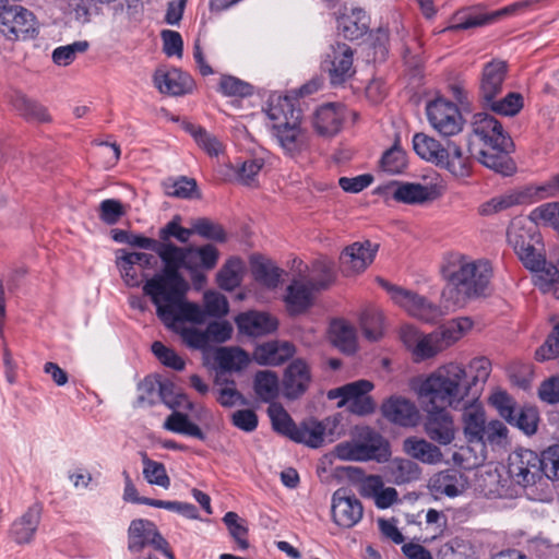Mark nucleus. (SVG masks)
Returning a JSON list of instances; mask_svg holds the SVG:
<instances>
[{
    "label": "nucleus",
    "mask_w": 559,
    "mask_h": 559,
    "mask_svg": "<svg viewBox=\"0 0 559 559\" xmlns=\"http://www.w3.org/2000/svg\"><path fill=\"white\" fill-rule=\"evenodd\" d=\"M508 70L507 61L500 59H493L484 64L478 85V97L481 104L490 102L502 93Z\"/></svg>",
    "instance_id": "2eb2a0df"
},
{
    "label": "nucleus",
    "mask_w": 559,
    "mask_h": 559,
    "mask_svg": "<svg viewBox=\"0 0 559 559\" xmlns=\"http://www.w3.org/2000/svg\"><path fill=\"white\" fill-rule=\"evenodd\" d=\"M193 234L214 241L224 242L226 240V233L223 227L213 221L201 217L191 222Z\"/></svg>",
    "instance_id": "680f3d73"
},
{
    "label": "nucleus",
    "mask_w": 559,
    "mask_h": 559,
    "mask_svg": "<svg viewBox=\"0 0 559 559\" xmlns=\"http://www.w3.org/2000/svg\"><path fill=\"white\" fill-rule=\"evenodd\" d=\"M295 354V346L288 342H267L259 345L253 358L261 366H278L292 358Z\"/></svg>",
    "instance_id": "c85d7f7f"
},
{
    "label": "nucleus",
    "mask_w": 559,
    "mask_h": 559,
    "mask_svg": "<svg viewBox=\"0 0 559 559\" xmlns=\"http://www.w3.org/2000/svg\"><path fill=\"white\" fill-rule=\"evenodd\" d=\"M438 167L447 169L455 177L465 178L472 174L473 159L455 142L448 141Z\"/></svg>",
    "instance_id": "cd10ccee"
},
{
    "label": "nucleus",
    "mask_w": 559,
    "mask_h": 559,
    "mask_svg": "<svg viewBox=\"0 0 559 559\" xmlns=\"http://www.w3.org/2000/svg\"><path fill=\"white\" fill-rule=\"evenodd\" d=\"M369 28V16L356 8L348 15L342 16L337 22V29L345 39L355 40L362 37Z\"/></svg>",
    "instance_id": "f704fd0d"
},
{
    "label": "nucleus",
    "mask_w": 559,
    "mask_h": 559,
    "mask_svg": "<svg viewBox=\"0 0 559 559\" xmlns=\"http://www.w3.org/2000/svg\"><path fill=\"white\" fill-rule=\"evenodd\" d=\"M165 192L169 197L191 199L197 191V181L188 177L168 179L164 182Z\"/></svg>",
    "instance_id": "bf43d9fd"
},
{
    "label": "nucleus",
    "mask_w": 559,
    "mask_h": 559,
    "mask_svg": "<svg viewBox=\"0 0 559 559\" xmlns=\"http://www.w3.org/2000/svg\"><path fill=\"white\" fill-rule=\"evenodd\" d=\"M406 166V153L397 143L386 150L380 159L381 170L390 175L402 174Z\"/></svg>",
    "instance_id": "8fccbe9b"
},
{
    "label": "nucleus",
    "mask_w": 559,
    "mask_h": 559,
    "mask_svg": "<svg viewBox=\"0 0 559 559\" xmlns=\"http://www.w3.org/2000/svg\"><path fill=\"white\" fill-rule=\"evenodd\" d=\"M218 90L225 96L247 97L252 94V86L249 83L233 75H223Z\"/></svg>",
    "instance_id": "774afa93"
},
{
    "label": "nucleus",
    "mask_w": 559,
    "mask_h": 559,
    "mask_svg": "<svg viewBox=\"0 0 559 559\" xmlns=\"http://www.w3.org/2000/svg\"><path fill=\"white\" fill-rule=\"evenodd\" d=\"M252 273L254 278L269 288L278 286L283 271L273 262L262 258L252 260Z\"/></svg>",
    "instance_id": "a18cd8bd"
},
{
    "label": "nucleus",
    "mask_w": 559,
    "mask_h": 559,
    "mask_svg": "<svg viewBox=\"0 0 559 559\" xmlns=\"http://www.w3.org/2000/svg\"><path fill=\"white\" fill-rule=\"evenodd\" d=\"M314 267L322 273L321 280H311L308 283L294 281L287 287L285 301L292 314H299L307 310L311 305L312 292L325 289L333 282V267L330 262L319 261L316 263Z\"/></svg>",
    "instance_id": "39448f33"
},
{
    "label": "nucleus",
    "mask_w": 559,
    "mask_h": 559,
    "mask_svg": "<svg viewBox=\"0 0 559 559\" xmlns=\"http://www.w3.org/2000/svg\"><path fill=\"white\" fill-rule=\"evenodd\" d=\"M187 130L193 136L198 145L210 156H218L219 153L223 152L222 142L202 127L190 124Z\"/></svg>",
    "instance_id": "6e6d98bb"
},
{
    "label": "nucleus",
    "mask_w": 559,
    "mask_h": 559,
    "mask_svg": "<svg viewBox=\"0 0 559 559\" xmlns=\"http://www.w3.org/2000/svg\"><path fill=\"white\" fill-rule=\"evenodd\" d=\"M472 134L486 147H506L512 145L511 138L504 132L502 124L488 112H477L472 119Z\"/></svg>",
    "instance_id": "4468645a"
},
{
    "label": "nucleus",
    "mask_w": 559,
    "mask_h": 559,
    "mask_svg": "<svg viewBox=\"0 0 559 559\" xmlns=\"http://www.w3.org/2000/svg\"><path fill=\"white\" fill-rule=\"evenodd\" d=\"M413 147L418 156L436 166H439L445 151V146L439 141L424 133L414 135Z\"/></svg>",
    "instance_id": "58836bf2"
},
{
    "label": "nucleus",
    "mask_w": 559,
    "mask_h": 559,
    "mask_svg": "<svg viewBox=\"0 0 559 559\" xmlns=\"http://www.w3.org/2000/svg\"><path fill=\"white\" fill-rule=\"evenodd\" d=\"M180 221L181 217L179 215H176L170 222H168L163 228L159 229V242H169V239L171 237L176 238L178 241L182 243L188 242L189 238L193 234L192 227H181Z\"/></svg>",
    "instance_id": "0e129e2a"
},
{
    "label": "nucleus",
    "mask_w": 559,
    "mask_h": 559,
    "mask_svg": "<svg viewBox=\"0 0 559 559\" xmlns=\"http://www.w3.org/2000/svg\"><path fill=\"white\" fill-rule=\"evenodd\" d=\"M154 86L163 94L182 96L192 91V78L177 68L157 69L153 75Z\"/></svg>",
    "instance_id": "b1692460"
},
{
    "label": "nucleus",
    "mask_w": 559,
    "mask_h": 559,
    "mask_svg": "<svg viewBox=\"0 0 559 559\" xmlns=\"http://www.w3.org/2000/svg\"><path fill=\"white\" fill-rule=\"evenodd\" d=\"M381 411L384 418L402 427H415L420 419L415 403L403 396H391L383 402Z\"/></svg>",
    "instance_id": "aec40b11"
},
{
    "label": "nucleus",
    "mask_w": 559,
    "mask_h": 559,
    "mask_svg": "<svg viewBox=\"0 0 559 559\" xmlns=\"http://www.w3.org/2000/svg\"><path fill=\"white\" fill-rule=\"evenodd\" d=\"M477 396L465 399L460 407L463 408V429L465 438L469 443H479L484 439V430L486 426L485 411L480 403L477 402Z\"/></svg>",
    "instance_id": "6ab92c4d"
},
{
    "label": "nucleus",
    "mask_w": 559,
    "mask_h": 559,
    "mask_svg": "<svg viewBox=\"0 0 559 559\" xmlns=\"http://www.w3.org/2000/svg\"><path fill=\"white\" fill-rule=\"evenodd\" d=\"M355 439L364 461L385 462L390 456L389 443L376 430L369 427L357 428Z\"/></svg>",
    "instance_id": "393cba45"
},
{
    "label": "nucleus",
    "mask_w": 559,
    "mask_h": 559,
    "mask_svg": "<svg viewBox=\"0 0 559 559\" xmlns=\"http://www.w3.org/2000/svg\"><path fill=\"white\" fill-rule=\"evenodd\" d=\"M428 120L432 128L443 136H452L463 129V117L457 106L449 100L438 98L426 107Z\"/></svg>",
    "instance_id": "f8f14e48"
},
{
    "label": "nucleus",
    "mask_w": 559,
    "mask_h": 559,
    "mask_svg": "<svg viewBox=\"0 0 559 559\" xmlns=\"http://www.w3.org/2000/svg\"><path fill=\"white\" fill-rule=\"evenodd\" d=\"M266 115L272 121L271 130L278 126L287 124L290 118H300V111L295 109L292 99L280 95L270 97Z\"/></svg>",
    "instance_id": "72a5a7b5"
},
{
    "label": "nucleus",
    "mask_w": 559,
    "mask_h": 559,
    "mask_svg": "<svg viewBox=\"0 0 559 559\" xmlns=\"http://www.w3.org/2000/svg\"><path fill=\"white\" fill-rule=\"evenodd\" d=\"M90 47L88 41L78 40L72 44L57 47L52 51V61L57 66L67 67L71 64L79 53L85 52Z\"/></svg>",
    "instance_id": "4d7b16f0"
},
{
    "label": "nucleus",
    "mask_w": 559,
    "mask_h": 559,
    "mask_svg": "<svg viewBox=\"0 0 559 559\" xmlns=\"http://www.w3.org/2000/svg\"><path fill=\"white\" fill-rule=\"evenodd\" d=\"M189 288V283H186L150 297L157 317L167 328L177 330L179 322L202 324L205 321V311L198 304L187 300Z\"/></svg>",
    "instance_id": "20e7f679"
},
{
    "label": "nucleus",
    "mask_w": 559,
    "mask_h": 559,
    "mask_svg": "<svg viewBox=\"0 0 559 559\" xmlns=\"http://www.w3.org/2000/svg\"><path fill=\"white\" fill-rule=\"evenodd\" d=\"M331 513L337 526L352 528L362 519L364 507L349 488L341 487L332 496Z\"/></svg>",
    "instance_id": "ddd939ff"
},
{
    "label": "nucleus",
    "mask_w": 559,
    "mask_h": 559,
    "mask_svg": "<svg viewBox=\"0 0 559 559\" xmlns=\"http://www.w3.org/2000/svg\"><path fill=\"white\" fill-rule=\"evenodd\" d=\"M393 198L397 202L406 204H421L433 199L431 187L415 182H402L393 191Z\"/></svg>",
    "instance_id": "e433bc0d"
},
{
    "label": "nucleus",
    "mask_w": 559,
    "mask_h": 559,
    "mask_svg": "<svg viewBox=\"0 0 559 559\" xmlns=\"http://www.w3.org/2000/svg\"><path fill=\"white\" fill-rule=\"evenodd\" d=\"M241 261L239 259H229L217 273V284L222 289L233 290L241 282Z\"/></svg>",
    "instance_id": "603ef678"
},
{
    "label": "nucleus",
    "mask_w": 559,
    "mask_h": 559,
    "mask_svg": "<svg viewBox=\"0 0 559 559\" xmlns=\"http://www.w3.org/2000/svg\"><path fill=\"white\" fill-rule=\"evenodd\" d=\"M468 369L469 371H466L463 366L456 362H450L439 367L437 370L431 372L429 377H436L441 371L457 373L456 378L459 380L456 382L462 385L465 391L462 394V401H464L465 399L473 396L474 393L478 397V384L485 383L488 379L491 370V362L486 357H477L469 362Z\"/></svg>",
    "instance_id": "6e6552de"
},
{
    "label": "nucleus",
    "mask_w": 559,
    "mask_h": 559,
    "mask_svg": "<svg viewBox=\"0 0 559 559\" xmlns=\"http://www.w3.org/2000/svg\"><path fill=\"white\" fill-rule=\"evenodd\" d=\"M143 463V476L151 485H157L168 489L170 478L167 475L166 467L163 463L151 460L146 452H140Z\"/></svg>",
    "instance_id": "49530a36"
},
{
    "label": "nucleus",
    "mask_w": 559,
    "mask_h": 559,
    "mask_svg": "<svg viewBox=\"0 0 559 559\" xmlns=\"http://www.w3.org/2000/svg\"><path fill=\"white\" fill-rule=\"evenodd\" d=\"M403 450L409 456L425 464L436 465L443 461L440 448L419 437H408L403 441Z\"/></svg>",
    "instance_id": "7c9ffc66"
},
{
    "label": "nucleus",
    "mask_w": 559,
    "mask_h": 559,
    "mask_svg": "<svg viewBox=\"0 0 559 559\" xmlns=\"http://www.w3.org/2000/svg\"><path fill=\"white\" fill-rule=\"evenodd\" d=\"M147 546H152L169 559H175L169 550L168 542L160 535L152 521L144 519L133 520L128 528V550L132 554H140Z\"/></svg>",
    "instance_id": "9b49d317"
},
{
    "label": "nucleus",
    "mask_w": 559,
    "mask_h": 559,
    "mask_svg": "<svg viewBox=\"0 0 559 559\" xmlns=\"http://www.w3.org/2000/svg\"><path fill=\"white\" fill-rule=\"evenodd\" d=\"M41 508L33 504L27 511L16 519L10 528V537L17 544L29 543L40 522Z\"/></svg>",
    "instance_id": "c756f323"
},
{
    "label": "nucleus",
    "mask_w": 559,
    "mask_h": 559,
    "mask_svg": "<svg viewBox=\"0 0 559 559\" xmlns=\"http://www.w3.org/2000/svg\"><path fill=\"white\" fill-rule=\"evenodd\" d=\"M508 474L524 489L535 486L543 480L539 454L528 449L513 451L508 457Z\"/></svg>",
    "instance_id": "1a4fd4ad"
},
{
    "label": "nucleus",
    "mask_w": 559,
    "mask_h": 559,
    "mask_svg": "<svg viewBox=\"0 0 559 559\" xmlns=\"http://www.w3.org/2000/svg\"><path fill=\"white\" fill-rule=\"evenodd\" d=\"M534 284L545 294H551L559 299V255L556 264L552 261L544 260V265L534 272Z\"/></svg>",
    "instance_id": "c9c22d12"
},
{
    "label": "nucleus",
    "mask_w": 559,
    "mask_h": 559,
    "mask_svg": "<svg viewBox=\"0 0 559 559\" xmlns=\"http://www.w3.org/2000/svg\"><path fill=\"white\" fill-rule=\"evenodd\" d=\"M361 328L370 341H378L383 335V314L380 310L369 309L361 316Z\"/></svg>",
    "instance_id": "13d9d810"
},
{
    "label": "nucleus",
    "mask_w": 559,
    "mask_h": 559,
    "mask_svg": "<svg viewBox=\"0 0 559 559\" xmlns=\"http://www.w3.org/2000/svg\"><path fill=\"white\" fill-rule=\"evenodd\" d=\"M457 373L441 371L436 377L427 376L417 388L416 393L426 413L424 431L435 443L445 447L455 439L453 416L447 408H460L464 388L456 381Z\"/></svg>",
    "instance_id": "f257e3e1"
},
{
    "label": "nucleus",
    "mask_w": 559,
    "mask_h": 559,
    "mask_svg": "<svg viewBox=\"0 0 559 559\" xmlns=\"http://www.w3.org/2000/svg\"><path fill=\"white\" fill-rule=\"evenodd\" d=\"M507 238L523 265L532 273L544 265L546 258L534 247L533 238L527 231L512 225L507 231Z\"/></svg>",
    "instance_id": "dca6fc26"
},
{
    "label": "nucleus",
    "mask_w": 559,
    "mask_h": 559,
    "mask_svg": "<svg viewBox=\"0 0 559 559\" xmlns=\"http://www.w3.org/2000/svg\"><path fill=\"white\" fill-rule=\"evenodd\" d=\"M390 474L396 485H403L419 478V466L408 459H394L390 465Z\"/></svg>",
    "instance_id": "de8ad7c7"
},
{
    "label": "nucleus",
    "mask_w": 559,
    "mask_h": 559,
    "mask_svg": "<svg viewBox=\"0 0 559 559\" xmlns=\"http://www.w3.org/2000/svg\"><path fill=\"white\" fill-rule=\"evenodd\" d=\"M189 259L194 261L190 267V272L198 271L199 269L212 270L216 266L219 252L217 248L211 243L201 247H188Z\"/></svg>",
    "instance_id": "37998d69"
},
{
    "label": "nucleus",
    "mask_w": 559,
    "mask_h": 559,
    "mask_svg": "<svg viewBox=\"0 0 559 559\" xmlns=\"http://www.w3.org/2000/svg\"><path fill=\"white\" fill-rule=\"evenodd\" d=\"M240 332L250 336H261L277 329V320L269 313L249 311L236 318Z\"/></svg>",
    "instance_id": "bb28decb"
},
{
    "label": "nucleus",
    "mask_w": 559,
    "mask_h": 559,
    "mask_svg": "<svg viewBox=\"0 0 559 559\" xmlns=\"http://www.w3.org/2000/svg\"><path fill=\"white\" fill-rule=\"evenodd\" d=\"M0 32L9 40L34 38L38 33L36 17L22 5L8 4L0 12Z\"/></svg>",
    "instance_id": "0eeeda50"
},
{
    "label": "nucleus",
    "mask_w": 559,
    "mask_h": 559,
    "mask_svg": "<svg viewBox=\"0 0 559 559\" xmlns=\"http://www.w3.org/2000/svg\"><path fill=\"white\" fill-rule=\"evenodd\" d=\"M433 487L448 497H456L464 490L463 475L457 471L442 472L436 477Z\"/></svg>",
    "instance_id": "09e8293b"
},
{
    "label": "nucleus",
    "mask_w": 559,
    "mask_h": 559,
    "mask_svg": "<svg viewBox=\"0 0 559 559\" xmlns=\"http://www.w3.org/2000/svg\"><path fill=\"white\" fill-rule=\"evenodd\" d=\"M299 120L300 118H290L287 124L272 129L280 146L290 156L300 154L309 146L308 133L301 129Z\"/></svg>",
    "instance_id": "4be33fe9"
},
{
    "label": "nucleus",
    "mask_w": 559,
    "mask_h": 559,
    "mask_svg": "<svg viewBox=\"0 0 559 559\" xmlns=\"http://www.w3.org/2000/svg\"><path fill=\"white\" fill-rule=\"evenodd\" d=\"M155 253L164 266L160 272L145 282L143 293L148 297L162 294L171 287L186 285L188 282L180 273V269L185 267L190 271L194 264V261L189 259L188 247H178L173 242H159Z\"/></svg>",
    "instance_id": "7ed1b4c3"
},
{
    "label": "nucleus",
    "mask_w": 559,
    "mask_h": 559,
    "mask_svg": "<svg viewBox=\"0 0 559 559\" xmlns=\"http://www.w3.org/2000/svg\"><path fill=\"white\" fill-rule=\"evenodd\" d=\"M373 389V384L368 380H357L350 383H347L341 388H337L335 391H331L329 393V397L341 396L342 401L340 402V406L348 403L354 399H358L360 396H366L368 392Z\"/></svg>",
    "instance_id": "864d4df0"
},
{
    "label": "nucleus",
    "mask_w": 559,
    "mask_h": 559,
    "mask_svg": "<svg viewBox=\"0 0 559 559\" xmlns=\"http://www.w3.org/2000/svg\"><path fill=\"white\" fill-rule=\"evenodd\" d=\"M531 193L528 190L526 191H508L506 193L496 195L483 203L478 212L483 216H490L503 211H507L515 205L523 204L527 202Z\"/></svg>",
    "instance_id": "473e14b6"
},
{
    "label": "nucleus",
    "mask_w": 559,
    "mask_h": 559,
    "mask_svg": "<svg viewBox=\"0 0 559 559\" xmlns=\"http://www.w3.org/2000/svg\"><path fill=\"white\" fill-rule=\"evenodd\" d=\"M321 69L328 74L331 85L345 84L356 72L353 49L343 43L331 45L323 56Z\"/></svg>",
    "instance_id": "9d476101"
},
{
    "label": "nucleus",
    "mask_w": 559,
    "mask_h": 559,
    "mask_svg": "<svg viewBox=\"0 0 559 559\" xmlns=\"http://www.w3.org/2000/svg\"><path fill=\"white\" fill-rule=\"evenodd\" d=\"M345 119V106L338 103H329L316 110L312 126L318 134L330 138L341 131Z\"/></svg>",
    "instance_id": "412c9836"
},
{
    "label": "nucleus",
    "mask_w": 559,
    "mask_h": 559,
    "mask_svg": "<svg viewBox=\"0 0 559 559\" xmlns=\"http://www.w3.org/2000/svg\"><path fill=\"white\" fill-rule=\"evenodd\" d=\"M205 317L223 318L229 311L227 298L218 293L209 290L203 296Z\"/></svg>",
    "instance_id": "e2e57ef3"
},
{
    "label": "nucleus",
    "mask_w": 559,
    "mask_h": 559,
    "mask_svg": "<svg viewBox=\"0 0 559 559\" xmlns=\"http://www.w3.org/2000/svg\"><path fill=\"white\" fill-rule=\"evenodd\" d=\"M269 414L272 419L274 430L292 440L297 428V424L294 423L288 413L282 406L272 405L269 407Z\"/></svg>",
    "instance_id": "052dcab7"
},
{
    "label": "nucleus",
    "mask_w": 559,
    "mask_h": 559,
    "mask_svg": "<svg viewBox=\"0 0 559 559\" xmlns=\"http://www.w3.org/2000/svg\"><path fill=\"white\" fill-rule=\"evenodd\" d=\"M512 145H506V147H486L479 152V162L499 174L509 176L514 170V164L509 157V153L512 151Z\"/></svg>",
    "instance_id": "2f4dec72"
},
{
    "label": "nucleus",
    "mask_w": 559,
    "mask_h": 559,
    "mask_svg": "<svg viewBox=\"0 0 559 559\" xmlns=\"http://www.w3.org/2000/svg\"><path fill=\"white\" fill-rule=\"evenodd\" d=\"M404 297L400 307L404 308L412 317L425 322H435L452 311L445 309L444 301H442V306H436L412 290H407ZM441 300L443 299L441 298Z\"/></svg>",
    "instance_id": "a878e982"
},
{
    "label": "nucleus",
    "mask_w": 559,
    "mask_h": 559,
    "mask_svg": "<svg viewBox=\"0 0 559 559\" xmlns=\"http://www.w3.org/2000/svg\"><path fill=\"white\" fill-rule=\"evenodd\" d=\"M335 426L336 421L331 418L320 421L316 419L304 420L300 425H297L292 440L318 449L325 443L329 435H333L332 429Z\"/></svg>",
    "instance_id": "5701e85b"
},
{
    "label": "nucleus",
    "mask_w": 559,
    "mask_h": 559,
    "mask_svg": "<svg viewBox=\"0 0 559 559\" xmlns=\"http://www.w3.org/2000/svg\"><path fill=\"white\" fill-rule=\"evenodd\" d=\"M152 352L164 366L177 371L185 369V360L174 349L165 346L162 342L155 341L152 344Z\"/></svg>",
    "instance_id": "338daca9"
},
{
    "label": "nucleus",
    "mask_w": 559,
    "mask_h": 559,
    "mask_svg": "<svg viewBox=\"0 0 559 559\" xmlns=\"http://www.w3.org/2000/svg\"><path fill=\"white\" fill-rule=\"evenodd\" d=\"M312 376L308 362L302 358H296L286 367L283 377L284 394L289 400H296L307 392Z\"/></svg>",
    "instance_id": "f3484780"
},
{
    "label": "nucleus",
    "mask_w": 559,
    "mask_h": 559,
    "mask_svg": "<svg viewBox=\"0 0 559 559\" xmlns=\"http://www.w3.org/2000/svg\"><path fill=\"white\" fill-rule=\"evenodd\" d=\"M331 343L343 353L352 354L356 350V333L352 325L344 320H333L329 329Z\"/></svg>",
    "instance_id": "4c0bfd02"
},
{
    "label": "nucleus",
    "mask_w": 559,
    "mask_h": 559,
    "mask_svg": "<svg viewBox=\"0 0 559 559\" xmlns=\"http://www.w3.org/2000/svg\"><path fill=\"white\" fill-rule=\"evenodd\" d=\"M223 522L227 526L229 534L237 543L238 547L241 550H246L249 547V542L247 539L248 527L246 525V521L242 520L236 512L229 511L224 515Z\"/></svg>",
    "instance_id": "5fc2aeb1"
},
{
    "label": "nucleus",
    "mask_w": 559,
    "mask_h": 559,
    "mask_svg": "<svg viewBox=\"0 0 559 559\" xmlns=\"http://www.w3.org/2000/svg\"><path fill=\"white\" fill-rule=\"evenodd\" d=\"M492 267L487 260L461 255L448 269V284L442 290L447 310L464 307L468 300L489 295Z\"/></svg>",
    "instance_id": "f03ea898"
},
{
    "label": "nucleus",
    "mask_w": 559,
    "mask_h": 559,
    "mask_svg": "<svg viewBox=\"0 0 559 559\" xmlns=\"http://www.w3.org/2000/svg\"><path fill=\"white\" fill-rule=\"evenodd\" d=\"M439 554L441 559H478L472 544L459 537L445 543Z\"/></svg>",
    "instance_id": "3c124183"
},
{
    "label": "nucleus",
    "mask_w": 559,
    "mask_h": 559,
    "mask_svg": "<svg viewBox=\"0 0 559 559\" xmlns=\"http://www.w3.org/2000/svg\"><path fill=\"white\" fill-rule=\"evenodd\" d=\"M253 389L257 396L265 402H272L278 395L280 380L272 370H259L254 374Z\"/></svg>",
    "instance_id": "ea45409f"
},
{
    "label": "nucleus",
    "mask_w": 559,
    "mask_h": 559,
    "mask_svg": "<svg viewBox=\"0 0 559 559\" xmlns=\"http://www.w3.org/2000/svg\"><path fill=\"white\" fill-rule=\"evenodd\" d=\"M378 248V243H372L369 240L354 242L346 247L340 257L343 273L350 275L362 272L372 263Z\"/></svg>",
    "instance_id": "a211bd4d"
},
{
    "label": "nucleus",
    "mask_w": 559,
    "mask_h": 559,
    "mask_svg": "<svg viewBox=\"0 0 559 559\" xmlns=\"http://www.w3.org/2000/svg\"><path fill=\"white\" fill-rule=\"evenodd\" d=\"M481 105L497 115L513 117L523 108L524 99L522 94L510 92L502 98L498 99L496 97L490 102H484Z\"/></svg>",
    "instance_id": "a19ab883"
},
{
    "label": "nucleus",
    "mask_w": 559,
    "mask_h": 559,
    "mask_svg": "<svg viewBox=\"0 0 559 559\" xmlns=\"http://www.w3.org/2000/svg\"><path fill=\"white\" fill-rule=\"evenodd\" d=\"M539 0H524L495 12H484L477 8H467L457 11L452 17V24L445 28L448 32L456 33L460 31H467L476 27L486 26L495 23L501 16L513 14L518 10L532 7Z\"/></svg>",
    "instance_id": "423d86ee"
},
{
    "label": "nucleus",
    "mask_w": 559,
    "mask_h": 559,
    "mask_svg": "<svg viewBox=\"0 0 559 559\" xmlns=\"http://www.w3.org/2000/svg\"><path fill=\"white\" fill-rule=\"evenodd\" d=\"M543 478L559 479V444L547 448L539 454Z\"/></svg>",
    "instance_id": "69168bd1"
},
{
    "label": "nucleus",
    "mask_w": 559,
    "mask_h": 559,
    "mask_svg": "<svg viewBox=\"0 0 559 559\" xmlns=\"http://www.w3.org/2000/svg\"><path fill=\"white\" fill-rule=\"evenodd\" d=\"M13 106L27 121L48 122L50 120L47 109L25 95L17 94L13 99Z\"/></svg>",
    "instance_id": "79ce46f5"
},
{
    "label": "nucleus",
    "mask_w": 559,
    "mask_h": 559,
    "mask_svg": "<svg viewBox=\"0 0 559 559\" xmlns=\"http://www.w3.org/2000/svg\"><path fill=\"white\" fill-rule=\"evenodd\" d=\"M216 361L224 371H239L249 364V355L239 347H223L216 354Z\"/></svg>",
    "instance_id": "c03bdc74"
}]
</instances>
